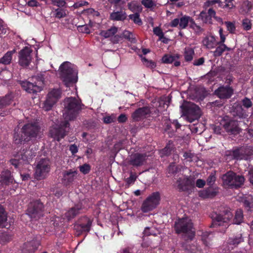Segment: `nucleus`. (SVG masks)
<instances>
[{"label":"nucleus","instance_id":"nucleus-1","mask_svg":"<svg viewBox=\"0 0 253 253\" xmlns=\"http://www.w3.org/2000/svg\"><path fill=\"white\" fill-rule=\"evenodd\" d=\"M211 217L212 220L211 226V227L220 226H224L226 227L229 223L231 221L233 224H240L243 222L244 219L243 212L240 209L237 210L232 220L233 214L230 210L227 208H223V210H220L218 212H215L212 214Z\"/></svg>","mask_w":253,"mask_h":253},{"label":"nucleus","instance_id":"nucleus-2","mask_svg":"<svg viewBox=\"0 0 253 253\" xmlns=\"http://www.w3.org/2000/svg\"><path fill=\"white\" fill-rule=\"evenodd\" d=\"M41 127L38 122L25 124L19 132L14 134V142L16 144L22 143L33 142L40 136Z\"/></svg>","mask_w":253,"mask_h":253},{"label":"nucleus","instance_id":"nucleus-3","mask_svg":"<svg viewBox=\"0 0 253 253\" xmlns=\"http://www.w3.org/2000/svg\"><path fill=\"white\" fill-rule=\"evenodd\" d=\"M59 74L61 79L66 86L76 83L78 81L77 72L69 62H64L60 65Z\"/></svg>","mask_w":253,"mask_h":253},{"label":"nucleus","instance_id":"nucleus-4","mask_svg":"<svg viewBox=\"0 0 253 253\" xmlns=\"http://www.w3.org/2000/svg\"><path fill=\"white\" fill-rule=\"evenodd\" d=\"M64 103L66 109L64 114L65 119L70 121L74 120L81 109L80 103L75 98L68 97L65 99Z\"/></svg>","mask_w":253,"mask_h":253},{"label":"nucleus","instance_id":"nucleus-5","mask_svg":"<svg viewBox=\"0 0 253 253\" xmlns=\"http://www.w3.org/2000/svg\"><path fill=\"white\" fill-rule=\"evenodd\" d=\"M44 206L40 200H33L28 204L26 214L31 218L37 220L43 216Z\"/></svg>","mask_w":253,"mask_h":253},{"label":"nucleus","instance_id":"nucleus-6","mask_svg":"<svg viewBox=\"0 0 253 253\" xmlns=\"http://www.w3.org/2000/svg\"><path fill=\"white\" fill-rule=\"evenodd\" d=\"M183 115L186 116L190 122L198 120L201 116V111L200 107L193 103H188L181 106Z\"/></svg>","mask_w":253,"mask_h":253},{"label":"nucleus","instance_id":"nucleus-7","mask_svg":"<svg viewBox=\"0 0 253 253\" xmlns=\"http://www.w3.org/2000/svg\"><path fill=\"white\" fill-rule=\"evenodd\" d=\"M160 199L159 192H153L143 201L141 207L142 211L146 213L154 210L159 204Z\"/></svg>","mask_w":253,"mask_h":253},{"label":"nucleus","instance_id":"nucleus-8","mask_svg":"<svg viewBox=\"0 0 253 253\" xmlns=\"http://www.w3.org/2000/svg\"><path fill=\"white\" fill-rule=\"evenodd\" d=\"M50 170V162L48 159H41L38 162L35 175L38 180L44 179Z\"/></svg>","mask_w":253,"mask_h":253},{"label":"nucleus","instance_id":"nucleus-9","mask_svg":"<svg viewBox=\"0 0 253 253\" xmlns=\"http://www.w3.org/2000/svg\"><path fill=\"white\" fill-rule=\"evenodd\" d=\"M193 227V224L187 218H178L174 222V230L176 234L188 233Z\"/></svg>","mask_w":253,"mask_h":253},{"label":"nucleus","instance_id":"nucleus-10","mask_svg":"<svg viewBox=\"0 0 253 253\" xmlns=\"http://www.w3.org/2000/svg\"><path fill=\"white\" fill-rule=\"evenodd\" d=\"M226 132L229 135H237L239 134L242 129L240 127L239 122L234 119H223L221 124Z\"/></svg>","mask_w":253,"mask_h":253},{"label":"nucleus","instance_id":"nucleus-11","mask_svg":"<svg viewBox=\"0 0 253 253\" xmlns=\"http://www.w3.org/2000/svg\"><path fill=\"white\" fill-rule=\"evenodd\" d=\"M92 223V220L86 216H83L74 225V229L78 233V235L89 232Z\"/></svg>","mask_w":253,"mask_h":253},{"label":"nucleus","instance_id":"nucleus-12","mask_svg":"<svg viewBox=\"0 0 253 253\" xmlns=\"http://www.w3.org/2000/svg\"><path fill=\"white\" fill-rule=\"evenodd\" d=\"M61 90L60 89H53L47 94V98L44 103V108L45 110H50L53 106L60 98Z\"/></svg>","mask_w":253,"mask_h":253},{"label":"nucleus","instance_id":"nucleus-13","mask_svg":"<svg viewBox=\"0 0 253 253\" xmlns=\"http://www.w3.org/2000/svg\"><path fill=\"white\" fill-rule=\"evenodd\" d=\"M32 50L28 47H25L19 52V64L22 67L28 66L32 60L31 53Z\"/></svg>","mask_w":253,"mask_h":253},{"label":"nucleus","instance_id":"nucleus-14","mask_svg":"<svg viewBox=\"0 0 253 253\" xmlns=\"http://www.w3.org/2000/svg\"><path fill=\"white\" fill-rule=\"evenodd\" d=\"M13 95L12 93L6 94L3 97H0V116L3 117L10 112L9 109H6L13 101Z\"/></svg>","mask_w":253,"mask_h":253},{"label":"nucleus","instance_id":"nucleus-15","mask_svg":"<svg viewBox=\"0 0 253 253\" xmlns=\"http://www.w3.org/2000/svg\"><path fill=\"white\" fill-rule=\"evenodd\" d=\"M150 114V108L149 106H144L135 110L131 114V118L134 122H138L146 118L147 116Z\"/></svg>","mask_w":253,"mask_h":253},{"label":"nucleus","instance_id":"nucleus-16","mask_svg":"<svg viewBox=\"0 0 253 253\" xmlns=\"http://www.w3.org/2000/svg\"><path fill=\"white\" fill-rule=\"evenodd\" d=\"M176 183L179 192L188 191L194 185V181L190 177L179 178Z\"/></svg>","mask_w":253,"mask_h":253},{"label":"nucleus","instance_id":"nucleus-17","mask_svg":"<svg viewBox=\"0 0 253 253\" xmlns=\"http://www.w3.org/2000/svg\"><path fill=\"white\" fill-rule=\"evenodd\" d=\"M83 209L82 203H79L75 204L74 206L70 208L65 213V217L68 220L70 221L74 218L77 215L82 213Z\"/></svg>","mask_w":253,"mask_h":253},{"label":"nucleus","instance_id":"nucleus-18","mask_svg":"<svg viewBox=\"0 0 253 253\" xmlns=\"http://www.w3.org/2000/svg\"><path fill=\"white\" fill-rule=\"evenodd\" d=\"M234 90L229 86H221L215 90V94L220 99H229L233 95Z\"/></svg>","mask_w":253,"mask_h":253},{"label":"nucleus","instance_id":"nucleus-19","mask_svg":"<svg viewBox=\"0 0 253 253\" xmlns=\"http://www.w3.org/2000/svg\"><path fill=\"white\" fill-rule=\"evenodd\" d=\"M147 160V155L145 154L136 153L132 155L129 160V164L134 167L142 166Z\"/></svg>","mask_w":253,"mask_h":253},{"label":"nucleus","instance_id":"nucleus-20","mask_svg":"<svg viewBox=\"0 0 253 253\" xmlns=\"http://www.w3.org/2000/svg\"><path fill=\"white\" fill-rule=\"evenodd\" d=\"M67 131L63 127H53L49 130V134L51 137L55 140L60 141L67 135Z\"/></svg>","mask_w":253,"mask_h":253},{"label":"nucleus","instance_id":"nucleus-21","mask_svg":"<svg viewBox=\"0 0 253 253\" xmlns=\"http://www.w3.org/2000/svg\"><path fill=\"white\" fill-rule=\"evenodd\" d=\"M40 245V241L37 238H34L32 240L25 243L23 248L28 253H35Z\"/></svg>","mask_w":253,"mask_h":253},{"label":"nucleus","instance_id":"nucleus-22","mask_svg":"<svg viewBox=\"0 0 253 253\" xmlns=\"http://www.w3.org/2000/svg\"><path fill=\"white\" fill-rule=\"evenodd\" d=\"M78 171L70 169L64 171L62 173V182L66 185H69L72 183L77 177Z\"/></svg>","mask_w":253,"mask_h":253},{"label":"nucleus","instance_id":"nucleus-23","mask_svg":"<svg viewBox=\"0 0 253 253\" xmlns=\"http://www.w3.org/2000/svg\"><path fill=\"white\" fill-rule=\"evenodd\" d=\"M21 86L27 92L30 93H36L42 90V87L36 84V81L34 83L28 81L22 82Z\"/></svg>","mask_w":253,"mask_h":253},{"label":"nucleus","instance_id":"nucleus-24","mask_svg":"<svg viewBox=\"0 0 253 253\" xmlns=\"http://www.w3.org/2000/svg\"><path fill=\"white\" fill-rule=\"evenodd\" d=\"M0 186L8 185L12 184L14 180V178L11 175V172L9 170H3L0 175Z\"/></svg>","mask_w":253,"mask_h":253},{"label":"nucleus","instance_id":"nucleus-25","mask_svg":"<svg viewBox=\"0 0 253 253\" xmlns=\"http://www.w3.org/2000/svg\"><path fill=\"white\" fill-rule=\"evenodd\" d=\"M218 193V188L216 187L213 188L210 186L204 190L199 192V196L203 199L213 198L216 196Z\"/></svg>","mask_w":253,"mask_h":253},{"label":"nucleus","instance_id":"nucleus-26","mask_svg":"<svg viewBox=\"0 0 253 253\" xmlns=\"http://www.w3.org/2000/svg\"><path fill=\"white\" fill-rule=\"evenodd\" d=\"M242 242H243V238L241 233L233 237L229 238L227 242L228 250L231 251Z\"/></svg>","mask_w":253,"mask_h":253},{"label":"nucleus","instance_id":"nucleus-27","mask_svg":"<svg viewBox=\"0 0 253 253\" xmlns=\"http://www.w3.org/2000/svg\"><path fill=\"white\" fill-rule=\"evenodd\" d=\"M227 156L231 157L233 160L244 159V148H237L235 149L228 151L226 154Z\"/></svg>","mask_w":253,"mask_h":253},{"label":"nucleus","instance_id":"nucleus-28","mask_svg":"<svg viewBox=\"0 0 253 253\" xmlns=\"http://www.w3.org/2000/svg\"><path fill=\"white\" fill-rule=\"evenodd\" d=\"M201 240L205 247L210 248L211 245V241L213 237V234L211 232L200 231Z\"/></svg>","mask_w":253,"mask_h":253},{"label":"nucleus","instance_id":"nucleus-29","mask_svg":"<svg viewBox=\"0 0 253 253\" xmlns=\"http://www.w3.org/2000/svg\"><path fill=\"white\" fill-rule=\"evenodd\" d=\"M126 13L125 11H114L110 13L109 19L113 21H124L126 19Z\"/></svg>","mask_w":253,"mask_h":253},{"label":"nucleus","instance_id":"nucleus-30","mask_svg":"<svg viewBox=\"0 0 253 253\" xmlns=\"http://www.w3.org/2000/svg\"><path fill=\"white\" fill-rule=\"evenodd\" d=\"M202 42L204 46L208 49L214 48L217 44L215 38L213 35H209L205 37Z\"/></svg>","mask_w":253,"mask_h":253},{"label":"nucleus","instance_id":"nucleus-31","mask_svg":"<svg viewBox=\"0 0 253 253\" xmlns=\"http://www.w3.org/2000/svg\"><path fill=\"white\" fill-rule=\"evenodd\" d=\"M234 175H235V172L231 170L224 174L222 176L223 185L231 188Z\"/></svg>","mask_w":253,"mask_h":253},{"label":"nucleus","instance_id":"nucleus-32","mask_svg":"<svg viewBox=\"0 0 253 253\" xmlns=\"http://www.w3.org/2000/svg\"><path fill=\"white\" fill-rule=\"evenodd\" d=\"M245 180V179L244 176L235 173V175H234L231 188L237 189L241 187L244 185Z\"/></svg>","mask_w":253,"mask_h":253},{"label":"nucleus","instance_id":"nucleus-33","mask_svg":"<svg viewBox=\"0 0 253 253\" xmlns=\"http://www.w3.org/2000/svg\"><path fill=\"white\" fill-rule=\"evenodd\" d=\"M7 218V214L5 211L4 208L0 206V227L8 229L10 225L6 222Z\"/></svg>","mask_w":253,"mask_h":253},{"label":"nucleus","instance_id":"nucleus-34","mask_svg":"<svg viewBox=\"0 0 253 253\" xmlns=\"http://www.w3.org/2000/svg\"><path fill=\"white\" fill-rule=\"evenodd\" d=\"M36 153L31 150H23L21 154V160L26 164H29L30 161L36 156Z\"/></svg>","mask_w":253,"mask_h":253},{"label":"nucleus","instance_id":"nucleus-35","mask_svg":"<svg viewBox=\"0 0 253 253\" xmlns=\"http://www.w3.org/2000/svg\"><path fill=\"white\" fill-rule=\"evenodd\" d=\"M182 246L189 253H196L201 251L200 247L197 246L196 243L189 244L183 243Z\"/></svg>","mask_w":253,"mask_h":253},{"label":"nucleus","instance_id":"nucleus-36","mask_svg":"<svg viewBox=\"0 0 253 253\" xmlns=\"http://www.w3.org/2000/svg\"><path fill=\"white\" fill-rule=\"evenodd\" d=\"M16 52L15 49L11 51H8L4 55L0 58V63L4 65H9L10 64L12 55Z\"/></svg>","mask_w":253,"mask_h":253},{"label":"nucleus","instance_id":"nucleus-37","mask_svg":"<svg viewBox=\"0 0 253 253\" xmlns=\"http://www.w3.org/2000/svg\"><path fill=\"white\" fill-rule=\"evenodd\" d=\"M127 7L131 12L140 13L142 11V7L137 1H132L127 3Z\"/></svg>","mask_w":253,"mask_h":253},{"label":"nucleus","instance_id":"nucleus-38","mask_svg":"<svg viewBox=\"0 0 253 253\" xmlns=\"http://www.w3.org/2000/svg\"><path fill=\"white\" fill-rule=\"evenodd\" d=\"M217 45H218V46L213 52L214 57L220 56L225 50L230 51L231 50V48L227 46L225 44H217Z\"/></svg>","mask_w":253,"mask_h":253},{"label":"nucleus","instance_id":"nucleus-39","mask_svg":"<svg viewBox=\"0 0 253 253\" xmlns=\"http://www.w3.org/2000/svg\"><path fill=\"white\" fill-rule=\"evenodd\" d=\"M118 32V28L113 26L107 30H102L100 32V35L105 38H110L115 35Z\"/></svg>","mask_w":253,"mask_h":253},{"label":"nucleus","instance_id":"nucleus-40","mask_svg":"<svg viewBox=\"0 0 253 253\" xmlns=\"http://www.w3.org/2000/svg\"><path fill=\"white\" fill-rule=\"evenodd\" d=\"M243 206L248 211H251L253 208V197L250 195L245 197L243 200Z\"/></svg>","mask_w":253,"mask_h":253},{"label":"nucleus","instance_id":"nucleus-41","mask_svg":"<svg viewBox=\"0 0 253 253\" xmlns=\"http://www.w3.org/2000/svg\"><path fill=\"white\" fill-rule=\"evenodd\" d=\"M179 58V55L178 54L171 55L166 54L163 56L162 60L164 63L170 64L174 62L175 60H178Z\"/></svg>","mask_w":253,"mask_h":253},{"label":"nucleus","instance_id":"nucleus-42","mask_svg":"<svg viewBox=\"0 0 253 253\" xmlns=\"http://www.w3.org/2000/svg\"><path fill=\"white\" fill-rule=\"evenodd\" d=\"M191 20L193 19L189 16H182L179 19V28L182 29L186 28L188 24H191Z\"/></svg>","mask_w":253,"mask_h":253},{"label":"nucleus","instance_id":"nucleus-43","mask_svg":"<svg viewBox=\"0 0 253 253\" xmlns=\"http://www.w3.org/2000/svg\"><path fill=\"white\" fill-rule=\"evenodd\" d=\"M46 74V72L44 73H40L38 74L36 77H33L32 80H35L36 84L38 85H39L40 87H42V86L44 84V76Z\"/></svg>","mask_w":253,"mask_h":253},{"label":"nucleus","instance_id":"nucleus-44","mask_svg":"<svg viewBox=\"0 0 253 253\" xmlns=\"http://www.w3.org/2000/svg\"><path fill=\"white\" fill-rule=\"evenodd\" d=\"M189 27L194 31V33L196 35H201L204 31V29L200 26L197 25L194 19L191 20V24H189Z\"/></svg>","mask_w":253,"mask_h":253},{"label":"nucleus","instance_id":"nucleus-45","mask_svg":"<svg viewBox=\"0 0 253 253\" xmlns=\"http://www.w3.org/2000/svg\"><path fill=\"white\" fill-rule=\"evenodd\" d=\"M194 55V50L190 47L186 48L184 53V59L186 62L192 60Z\"/></svg>","mask_w":253,"mask_h":253},{"label":"nucleus","instance_id":"nucleus-46","mask_svg":"<svg viewBox=\"0 0 253 253\" xmlns=\"http://www.w3.org/2000/svg\"><path fill=\"white\" fill-rule=\"evenodd\" d=\"M173 150L172 146L169 143L167 144L166 147L160 150V154L161 157L168 156L170 155Z\"/></svg>","mask_w":253,"mask_h":253},{"label":"nucleus","instance_id":"nucleus-47","mask_svg":"<svg viewBox=\"0 0 253 253\" xmlns=\"http://www.w3.org/2000/svg\"><path fill=\"white\" fill-rule=\"evenodd\" d=\"M199 18L202 20L203 23L206 24H211L212 19L208 15L206 11H202L199 14Z\"/></svg>","mask_w":253,"mask_h":253},{"label":"nucleus","instance_id":"nucleus-48","mask_svg":"<svg viewBox=\"0 0 253 253\" xmlns=\"http://www.w3.org/2000/svg\"><path fill=\"white\" fill-rule=\"evenodd\" d=\"M129 19L133 21L134 23L139 26L142 25V21L140 18L139 13L136 12L134 14H130L128 16Z\"/></svg>","mask_w":253,"mask_h":253},{"label":"nucleus","instance_id":"nucleus-49","mask_svg":"<svg viewBox=\"0 0 253 253\" xmlns=\"http://www.w3.org/2000/svg\"><path fill=\"white\" fill-rule=\"evenodd\" d=\"M54 16L58 19L65 17L66 16V10L62 8H58L54 12Z\"/></svg>","mask_w":253,"mask_h":253},{"label":"nucleus","instance_id":"nucleus-50","mask_svg":"<svg viewBox=\"0 0 253 253\" xmlns=\"http://www.w3.org/2000/svg\"><path fill=\"white\" fill-rule=\"evenodd\" d=\"M253 155V147L251 146L244 148V159L248 160Z\"/></svg>","mask_w":253,"mask_h":253},{"label":"nucleus","instance_id":"nucleus-51","mask_svg":"<svg viewBox=\"0 0 253 253\" xmlns=\"http://www.w3.org/2000/svg\"><path fill=\"white\" fill-rule=\"evenodd\" d=\"M220 6L222 7L227 13L231 12L235 8V5L232 2H226L225 4L220 5Z\"/></svg>","mask_w":253,"mask_h":253},{"label":"nucleus","instance_id":"nucleus-52","mask_svg":"<svg viewBox=\"0 0 253 253\" xmlns=\"http://www.w3.org/2000/svg\"><path fill=\"white\" fill-rule=\"evenodd\" d=\"M80 171L84 174H88L91 170V166L88 164H84L79 167Z\"/></svg>","mask_w":253,"mask_h":253},{"label":"nucleus","instance_id":"nucleus-53","mask_svg":"<svg viewBox=\"0 0 253 253\" xmlns=\"http://www.w3.org/2000/svg\"><path fill=\"white\" fill-rule=\"evenodd\" d=\"M167 171L169 173L172 174H176L178 171V168L175 163H172L169 165Z\"/></svg>","mask_w":253,"mask_h":253},{"label":"nucleus","instance_id":"nucleus-54","mask_svg":"<svg viewBox=\"0 0 253 253\" xmlns=\"http://www.w3.org/2000/svg\"><path fill=\"white\" fill-rule=\"evenodd\" d=\"M242 26L244 29L246 31H248L252 28V23L250 19L246 18L242 21Z\"/></svg>","mask_w":253,"mask_h":253},{"label":"nucleus","instance_id":"nucleus-55","mask_svg":"<svg viewBox=\"0 0 253 253\" xmlns=\"http://www.w3.org/2000/svg\"><path fill=\"white\" fill-rule=\"evenodd\" d=\"M216 180V177L214 173H211L208 177L207 179V184L210 186H211Z\"/></svg>","mask_w":253,"mask_h":253},{"label":"nucleus","instance_id":"nucleus-56","mask_svg":"<svg viewBox=\"0 0 253 253\" xmlns=\"http://www.w3.org/2000/svg\"><path fill=\"white\" fill-rule=\"evenodd\" d=\"M225 24L226 26L227 30L229 31L230 33H234L236 29L235 24L229 21L225 22Z\"/></svg>","mask_w":253,"mask_h":253},{"label":"nucleus","instance_id":"nucleus-57","mask_svg":"<svg viewBox=\"0 0 253 253\" xmlns=\"http://www.w3.org/2000/svg\"><path fill=\"white\" fill-rule=\"evenodd\" d=\"M89 5L88 2L84 0H81L74 3L73 7L75 8H79V7H83L84 6H87Z\"/></svg>","mask_w":253,"mask_h":253},{"label":"nucleus","instance_id":"nucleus-58","mask_svg":"<svg viewBox=\"0 0 253 253\" xmlns=\"http://www.w3.org/2000/svg\"><path fill=\"white\" fill-rule=\"evenodd\" d=\"M153 32L155 35L159 37L160 39H163L164 37V35L162 29L159 27H155L153 29Z\"/></svg>","mask_w":253,"mask_h":253},{"label":"nucleus","instance_id":"nucleus-59","mask_svg":"<svg viewBox=\"0 0 253 253\" xmlns=\"http://www.w3.org/2000/svg\"><path fill=\"white\" fill-rule=\"evenodd\" d=\"M242 104L245 108H249L252 106L253 103L250 99L245 97L242 100Z\"/></svg>","mask_w":253,"mask_h":253},{"label":"nucleus","instance_id":"nucleus-60","mask_svg":"<svg viewBox=\"0 0 253 253\" xmlns=\"http://www.w3.org/2000/svg\"><path fill=\"white\" fill-rule=\"evenodd\" d=\"M116 118L113 116H107L103 118V122L106 124H109L115 122Z\"/></svg>","mask_w":253,"mask_h":253},{"label":"nucleus","instance_id":"nucleus-61","mask_svg":"<svg viewBox=\"0 0 253 253\" xmlns=\"http://www.w3.org/2000/svg\"><path fill=\"white\" fill-rule=\"evenodd\" d=\"M136 179V176L134 174H133L132 172H131L130 176L126 179V181L127 184L129 185L134 183Z\"/></svg>","mask_w":253,"mask_h":253},{"label":"nucleus","instance_id":"nucleus-62","mask_svg":"<svg viewBox=\"0 0 253 253\" xmlns=\"http://www.w3.org/2000/svg\"><path fill=\"white\" fill-rule=\"evenodd\" d=\"M141 3L147 8H150L154 5V3L152 0H142L141 1Z\"/></svg>","mask_w":253,"mask_h":253},{"label":"nucleus","instance_id":"nucleus-63","mask_svg":"<svg viewBox=\"0 0 253 253\" xmlns=\"http://www.w3.org/2000/svg\"><path fill=\"white\" fill-rule=\"evenodd\" d=\"M52 4L58 7H63L66 4L64 0H52Z\"/></svg>","mask_w":253,"mask_h":253},{"label":"nucleus","instance_id":"nucleus-64","mask_svg":"<svg viewBox=\"0 0 253 253\" xmlns=\"http://www.w3.org/2000/svg\"><path fill=\"white\" fill-rule=\"evenodd\" d=\"M142 60H143L144 62H146V63H146V66H147L148 67L150 68V69H154V68H155L156 67V63H155V62H154V61H152V60H150V61H149L148 59H146V58H143L142 59Z\"/></svg>","mask_w":253,"mask_h":253}]
</instances>
